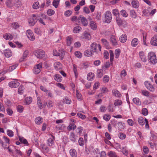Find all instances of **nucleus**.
I'll list each match as a JSON object with an SVG mask.
<instances>
[{"label": "nucleus", "mask_w": 157, "mask_h": 157, "mask_svg": "<svg viewBox=\"0 0 157 157\" xmlns=\"http://www.w3.org/2000/svg\"><path fill=\"white\" fill-rule=\"evenodd\" d=\"M91 47L93 52H96L98 49L100 51H101V47L100 44H98L95 43H93L91 44Z\"/></svg>", "instance_id": "obj_6"}, {"label": "nucleus", "mask_w": 157, "mask_h": 157, "mask_svg": "<svg viewBox=\"0 0 157 157\" xmlns=\"http://www.w3.org/2000/svg\"><path fill=\"white\" fill-rule=\"evenodd\" d=\"M14 4L15 5L14 6H15L17 7H20L22 5L21 1L18 0H17L15 1L14 2Z\"/></svg>", "instance_id": "obj_43"}, {"label": "nucleus", "mask_w": 157, "mask_h": 157, "mask_svg": "<svg viewBox=\"0 0 157 157\" xmlns=\"http://www.w3.org/2000/svg\"><path fill=\"white\" fill-rule=\"evenodd\" d=\"M26 34L28 37L31 40L33 41L35 39V37L33 33L30 30H28L26 32Z\"/></svg>", "instance_id": "obj_8"}, {"label": "nucleus", "mask_w": 157, "mask_h": 157, "mask_svg": "<svg viewBox=\"0 0 157 157\" xmlns=\"http://www.w3.org/2000/svg\"><path fill=\"white\" fill-rule=\"evenodd\" d=\"M127 39V36L125 34H122L120 37L119 40L122 43L125 42Z\"/></svg>", "instance_id": "obj_24"}, {"label": "nucleus", "mask_w": 157, "mask_h": 157, "mask_svg": "<svg viewBox=\"0 0 157 157\" xmlns=\"http://www.w3.org/2000/svg\"><path fill=\"white\" fill-rule=\"evenodd\" d=\"M71 102V100L67 97H66L63 99V102L67 104H70Z\"/></svg>", "instance_id": "obj_45"}, {"label": "nucleus", "mask_w": 157, "mask_h": 157, "mask_svg": "<svg viewBox=\"0 0 157 157\" xmlns=\"http://www.w3.org/2000/svg\"><path fill=\"white\" fill-rule=\"evenodd\" d=\"M144 85L151 92H154L155 91V88L149 81H145Z\"/></svg>", "instance_id": "obj_7"}, {"label": "nucleus", "mask_w": 157, "mask_h": 157, "mask_svg": "<svg viewBox=\"0 0 157 157\" xmlns=\"http://www.w3.org/2000/svg\"><path fill=\"white\" fill-rule=\"evenodd\" d=\"M122 103V101L118 99L115 100L114 102V104L115 106H120Z\"/></svg>", "instance_id": "obj_34"}, {"label": "nucleus", "mask_w": 157, "mask_h": 157, "mask_svg": "<svg viewBox=\"0 0 157 157\" xmlns=\"http://www.w3.org/2000/svg\"><path fill=\"white\" fill-rule=\"evenodd\" d=\"M102 43L105 47H108L109 45V43L108 41L105 39H102L101 40Z\"/></svg>", "instance_id": "obj_39"}, {"label": "nucleus", "mask_w": 157, "mask_h": 157, "mask_svg": "<svg viewBox=\"0 0 157 157\" xmlns=\"http://www.w3.org/2000/svg\"><path fill=\"white\" fill-rule=\"evenodd\" d=\"M4 38L6 40H11L13 39V36L10 33H6L3 35Z\"/></svg>", "instance_id": "obj_22"}, {"label": "nucleus", "mask_w": 157, "mask_h": 157, "mask_svg": "<svg viewBox=\"0 0 157 157\" xmlns=\"http://www.w3.org/2000/svg\"><path fill=\"white\" fill-rule=\"evenodd\" d=\"M142 113L144 116L147 115L148 114L147 109L146 108H144L142 110Z\"/></svg>", "instance_id": "obj_61"}, {"label": "nucleus", "mask_w": 157, "mask_h": 157, "mask_svg": "<svg viewBox=\"0 0 157 157\" xmlns=\"http://www.w3.org/2000/svg\"><path fill=\"white\" fill-rule=\"evenodd\" d=\"M45 52L41 50H38L34 52V54L37 58H42L45 56Z\"/></svg>", "instance_id": "obj_2"}, {"label": "nucleus", "mask_w": 157, "mask_h": 157, "mask_svg": "<svg viewBox=\"0 0 157 157\" xmlns=\"http://www.w3.org/2000/svg\"><path fill=\"white\" fill-rule=\"evenodd\" d=\"M75 56L78 58H81L82 57L81 53L78 51H76L75 52Z\"/></svg>", "instance_id": "obj_64"}, {"label": "nucleus", "mask_w": 157, "mask_h": 157, "mask_svg": "<svg viewBox=\"0 0 157 157\" xmlns=\"http://www.w3.org/2000/svg\"><path fill=\"white\" fill-rule=\"evenodd\" d=\"M82 38H85L86 39L89 40L91 39V37L90 34L89 33L86 31L84 32L82 36H81Z\"/></svg>", "instance_id": "obj_12"}, {"label": "nucleus", "mask_w": 157, "mask_h": 157, "mask_svg": "<svg viewBox=\"0 0 157 157\" xmlns=\"http://www.w3.org/2000/svg\"><path fill=\"white\" fill-rule=\"evenodd\" d=\"M52 138L48 139L47 140V144L49 146H51L54 144V137L52 135H51Z\"/></svg>", "instance_id": "obj_17"}, {"label": "nucleus", "mask_w": 157, "mask_h": 157, "mask_svg": "<svg viewBox=\"0 0 157 157\" xmlns=\"http://www.w3.org/2000/svg\"><path fill=\"white\" fill-rule=\"evenodd\" d=\"M138 39L137 38H134L132 40L131 44L132 47H135L138 44Z\"/></svg>", "instance_id": "obj_19"}, {"label": "nucleus", "mask_w": 157, "mask_h": 157, "mask_svg": "<svg viewBox=\"0 0 157 157\" xmlns=\"http://www.w3.org/2000/svg\"><path fill=\"white\" fill-rule=\"evenodd\" d=\"M113 13L116 17H119V13L117 9H115L113 10Z\"/></svg>", "instance_id": "obj_53"}, {"label": "nucleus", "mask_w": 157, "mask_h": 157, "mask_svg": "<svg viewBox=\"0 0 157 157\" xmlns=\"http://www.w3.org/2000/svg\"><path fill=\"white\" fill-rule=\"evenodd\" d=\"M133 101L137 105H141V102L138 98H133Z\"/></svg>", "instance_id": "obj_27"}, {"label": "nucleus", "mask_w": 157, "mask_h": 157, "mask_svg": "<svg viewBox=\"0 0 157 157\" xmlns=\"http://www.w3.org/2000/svg\"><path fill=\"white\" fill-rule=\"evenodd\" d=\"M25 101L26 104L29 105L32 102V98L31 97H27L25 99Z\"/></svg>", "instance_id": "obj_47"}, {"label": "nucleus", "mask_w": 157, "mask_h": 157, "mask_svg": "<svg viewBox=\"0 0 157 157\" xmlns=\"http://www.w3.org/2000/svg\"><path fill=\"white\" fill-rule=\"evenodd\" d=\"M130 15L132 17L134 18H135L136 17V13L134 10H131L130 11Z\"/></svg>", "instance_id": "obj_48"}, {"label": "nucleus", "mask_w": 157, "mask_h": 157, "mask_svg": "<svg viewBox=\"0 0 157 157\" xmlns=\"http://www.w3.org/2000/svg\"><path fill=\"white\" fill-rule=\"evenodd\" d=\"M70 154L72 157H77V153L75 150L71 149L69 151Z\"/></svg>", "instance_id": "obj_20"}, {"label": "nucleus", "mask_w": 157, "mask_h": 157, "mask_svg": "<svg viewBox=\"0 0 157 157\" xmlns=\"http://www.w3.org/2000/svg\"><path fill=\"white\" fill-rule=\"evenodd\" d=\"M97 76L99 78H101L103 75V71L101 70H98L97 71Z\"/></svg>", "instance_id": "obj_56"}, {"label": "nucleus", "mask_w": 157, "mask_h": 157, "mask_svg": "<svg viewBox=\"0 0 157 157\" xmlns=\"http://www.w3.org/2000/svg\"><path fill=\"white\" fill-rule=\"evenodd\" d=\"M76 128V125L75 124H70L67 127V129L69 130L75 129Z\"/></svg>", "instance_id": "obj_46"}, {"label": "nucleus", "mask_w": 157, "mask_h": 157, "mask_svg": "<svg viewBox=\"0 0 157 157\" xmlns=\"http://www.w3.org/2000/svg\"><path fill=\"white\" fill-rule=\"evenodd\" d=\"M124 125V123L122 122H118L117 123V127L119 130L121 131L123 130L125 127Z\"/></svg>", "instance_id": "obj_18"}, {"label": "nucleus", "mask_w": 157, "mask_h": 157, "mask_svg": "<svg viewBox=\"0 0 157 157\" xmlns=\"http://www.w3.org/2000/svg\"><path fill=\"white\" fill-rule=\"evenodd\" d=\"M121 53L120 50L119 49H117L115 50V57L116 58H118L120 56Z\"/></svg>", "instance_id": "obj_40"}, {"label": "nucleus", "mask_w": 157, "mask_h": 157, "mask_svg": "<svg viewBox=\"0 0 157 157\" xmlns=\"http://www.w3.org/2000/svg\"><path fill=\"white\" fill-rule=\"evenodd\" d=\"M39 2H35L33 5V8L37 9L39 8Z\"/></svg>", "instance_id": "obj_57"}, {"label": "nucleus", "mask_w": 157, "mask_h": 157, "mask_svg": "<svg viewBox=\"0 0 157 157\" xmlns=\"http://www.w3.org/2000/svg\"><path fill=\"white\" fill-rule=\"evenodd\" d=\"M132 5L134 8H137L139 6V3L137 0H134L132 2Z\"/></svg>", "instance_id": "obj_21"}, {"label": "nucleus", "mask_w": 157, "mask_h": 157, "mask_svg": "<svg viewBox=\"0 0 157 157\" xmlns=\"http://www.w3.org/2000/svg\"><path fill=\"white\" fill-rule=\"evenodd\" d=\"M84 54L85 56L90 57L92 56L93 53L91 50H87L85 52Z\"/></svg>", "instance_id": "obj_30"}, {"label": "nucleus", "mask_w": 157, "mask_h": 157, "mask_svg": "<svg viewBox=\"0 0 157 157\" xmlns=\"http://www.w3.org/2000/svg\"><path fill=\"white\" fill-rule=\"evenodd\" d=\"M7 134L10 137L13 136V132L10 130H8L7 131Z\"/></svg>", "instance_id": "obj_62"}, {"label": "nucleus", "mask_w": 157, "mask_h": 157, "mask_svg": "<svg viewBox=\"0 0 157 157\" xmlns=\"http://www.w3.org/2000/svg\"><path fill=\"white\" fill-rule=\"evenodd\" d=\"M121 15L124 17H128V14L126 11L124 10H122L121 11Z\"/></svg>", "instance_id": "obj_52"}, {"label": "nucleus", "mask_w": 157, "mask_h": 157, "mask_svg": "<svg viewBox=\"0 0 157 157\" xmlns=\"http://www.w3.org/2000/svg\"><path fill=\"white\" fill-rule=\"evenodd\" d=\"M139 55L140 56V57L142 61L144 62H146V57L144 53L143 52L141 51L139 53Z\"/></svg>", "instance_id": "obj_15"}, {"label": "nucleus", "mask_w": 157, "mask_h": 157, "mask_svg": "<svg viewBox=\"0 0 157 157\" xmlns=\"http://www.w3.org/2000/svg\"><path fill=\"white\" fill-rule=\"evenodd\" d=\"M28 53V51L27 50L25 51L24 53L23 57L19 59V62H21L23 61L27 57Z\"/></svg>", "instance_id": "obj_23"}, {"label": "nucleus", "mask_w": 157, "mask_h": 157, "mask_svg": "<svg viewBox=\"0 0 157 157\" xmlns=\"http://www.w3.org/2000/svg\"><path fill=\"white\" fill-rule=\"evenodd\" d=\"M105 18V22L107 23H109L112 19V16L111 13L109 11H107L104 14Z\"/></svg>", "instance_id": "obj_4"}, {"label": "nucleus", "mask_w": 157, "mask_h": 157, "mask_svg": "<svg viewBox=\"0 0 157 157\" xmlns=\"http://www.w3.org/2000/svg\"><path fill=\"white\" fill-rule=\"evenodd\" d=\"M112 92L113 94L116 97H119L121 95L120 92L117 90H113L112 91Z\"/></svg>", "instance_id": "obj_26"}, {"label": "nucleus", "mask_w": 157, "mask_h": 157, "mask_svg": "<svg viewBox=\"0 0 157 157\" xmlns=\"http://www.w3.org/2000/svg\"><path fill=\"white\" fill-rule=\"evenodd\" d=\"M60 0H54L52 4L56 8H57L59 2Z\"/></svg>", "instance_id": "obj_49"}, {"label": "nucleus", "mask_w": 157, "mask_h": 157, "mask_svg": "<svg viewBox=\"0 0 157 157\" xmlns=\"http://www.w3.org/2000/svg\"><path fill=\"white\" fill-rule=\"evenodd\" d=\"M19 139L21 143L24 144L28 145V143L27 140L25 139L23 137H19Z\"/></svg>", "instance_id": "obj_35"}, {"label": "nucleus", "mask_w": 157, "mask_h": 157, "mask_svg": "<svg viewBox=\"0 0 157 157\" xmlns=\"http://www.w3.org/2000/svg\"><path fill=\"white\" fill-rule=\"evenodd\" d=\"M6 3L8 7H11L15 6L14 2L13 3L12 0H7Z\"/></svg>", "instance_id": "obj_29"}, {"label": "nucleus", "mask_w": 157, "mask_h": 157, "mask_svg": "<svg viewBox=\"0 0 157 157\" xmlns=\"http://www.w3.org/2000/svg\"><path fill=\"white\" fill-rule=\"evenodd\" d=\"M67 43L68 46H70L72 43V38L71 37L68 36L67 37Z\"/></svg>", "instance_id": "obj_42"}, {"label": "nucleus", "mask_w": 157, "mask_h": 157, "mask_svg": "<svg viewBox=\"0 0 157 157\" xmlns=\"http://www.w3.org/2000/svg\"><path fill=\"white\" fill-rule=\"evenodd\" d=\"M54 65L55 68L56 70H58L61 68V64L59 62H56L54 63Z\"/></svg>", "instance_id": "obj_33"}, {"label": "nucleus", "mask_w": 157, "mask_h": 157, "mask_svg": "<svg viewBox=\"0 0 157 157\" xmlns=\"http://www.w3.org/2000/svg\"><path fill=\"white\" fill-rule=\"evenodd\" d=\"M4 54L5 56L7 58H9L12 55L11 51L10 49H6L4 51Z\"/></svg>", "instance_id": "obj_14"}, {"label": "nucleus", "mask_w": 157, "mask_h": 157, "mask_svg": "<svg viewBox=\"0 0 157 157\" xmlns=\"http://www.w3.org/2000/svg\"><path fill=\"white\" fill-rule=\"evenodd\" d=\"M43 121L42 118L40 117H36L35 119V122L36 124H41Z\"/></svg>", "instance_id": "obj_28"}, {"label": "nucleus", "mask_w": 157, "mask_h": 157, "mask_svg": "<svg viewBox=\"0 0 157 157\" xmlns=\"http://www.w3.org/2000/svg\"><path fill=\"white\" fill-rule=\"evenodd\" d=\"M55 13V11L51 9H49L47 11V14L49 16H52Z\"/></svg>", "instance_id": "obj_54"}, {"label": "nucleus", "mask_w": 157, "mask_h": 157, "mask_svg": "<svg viewBox=\"0 0 157 157\" xmlns=\"http://www.w3.org/2000/svg\"><path fill=\"white\" fill-rule=\"evenodd\" d=\"M110 42L114 46H116L118 45L116 37L113 35L111 36L110 38Z\"/></svg>", "instance_id": "obj_11"}, {"label": "nucleus", "mask_w": 157, "mask_h": 157, "mask_svg": "<svg viewBox=\"0 0 157 157\" xmlns=\"http://www.w3.org/2000/svg\"><path fill=\"white\" fill-rule=\"evenodd\" d=\"M119 137L120 139L123 140L125 138L126 136L124 134L120 133L119 134Z\"/></svg>", "instance_id": "obj_63"}, {"label": "nucleus", "mask_w": 157, "mask_h": 157, "mask_svg": "<svg viewBox=\"0 0 157 157\" xmlns=\"http://www.w3.org/2000/svg\"><path fill=\"white\" fill-rule=\"evenodd\" d=\"M94 77V73L91 72L89 73L87 76V79L88 80H93Z\"/></svg>", "instance_id": "obj_25"}, {"label": "nucleus", "mask_w": 157, "mask_h": 157, "mask_svg": "<svg viewBox=\"0 0 157 157\" xmlns=\"http://www.w3.org/2000/svg\"><path fill=\"white\" fill-rule=\"evenodd\" d=\"M90 26L91 29L94 30H96L97 28V26L96 23L93 21H91L90 22Z\"/></svg>", "instance_id": "obj_32"}, {"label": "nucleus", "mask_w": 157, "mask_h": 157, "mask_svg": "<svg viewBox=\"0 0 157 157\" xmlns=\"http://www.w3.org/2000/svg\"><path fill=\"white\" fill-rule=\"evenodd\" d=\"M24 88L23 86L21 85L18 88V93L19 94H22L23 92V90Z\"/></svg>", "instance_id": "obj_50"}, {"label": "nucleus", "mask_w": 157, "mask_h": 157, "mask_svg": "<svg viewBox=\"0 0 157 157\" xmlns=\"http://www.w3.org/2000/svg\"><path fill=\"white\" fill-rule=\"evenodd\" d=\"M150 43L151 45L157 46V36H155L151 38Z\"/></svg>", "instance_id": "obj_13"}, {"label": "nucleus", "mask_w": 157, "mask_h": 157, "mask_svg": "<svg viewBox=\"0 0 157 157\" xmlns=\"http://www.w3.org/2000/svg\"><path fill=\"white\" fill-rule=\"evenodd\" d=\"M54 79L57 82H60L62 81L61 77L59 75H56L54 76Z\"/></svg>", "instance_id": "obj_36"}, {"label": "nucleus", "mask_w": 157, "mask_h": 157, "mask_svg": "<svg viewBox=\"0 0 157 157\" xmlns=\"http://www.w3.org/2000/svg\"><path fill=\"white\" fill-rule=\"evenodd\" d=\"M138 122L141 125H143L144 124V118L142 117H140L138 119Z\"/></svg>", "instance_id": "obj_41"}, {"label": "nucleus", "mask_w": 157, "mask_h": 157, "mask_svg": "<svg viewBox=\"0 0 157 157\" xmlns=\"http://www.w3.org/2000/svg\"><path fill=\"white\" fill-rule=\"evenodd\" d=\"M20 85V83L17 80L10 82L9 83V86L13 88H16Z\"/></svg>", "instance_id": "obj_10"}, {"label": "nucleus", "mask_w": 157, "mask_h": 157, "mask_svg": "<svg viewBox=\"0 0 157 157\" xmlns=\"http://www.w3.org/2000/svg\"><path fill=\"white\" fill-rule=\"evenodd\" d=\"M116 21L117 24L119 25H122L123 24V21L119 17H117L116 18Z\"/></svg>", "instance_id": "obj_37"}, {"label": "nucleus", "mask_w": 157, "mask_h": 157, "mask_svg": "<svg viewBox=\"0 0 157 157\" xmlns=\"http://www.w3.org/2000/svg\"><path fill=\"white\" fill-rule=\"evenodd\" d=\"M108 155L109 157H117L116 153L113 151H110L108 152Z\"/></svg>", "instance_id": "obj_44"}, {"label": "nucleus", "mask_w": 157, "mask_h": 157, "mask_svg": "<svg viewBox=\"0 0 157 157\" xmlns=\"http://www.w3.org/2000/svg\"><path fill=\"white\" fill-rule=\"evenodd\" d=\"M53 55L54 56H60L61 55H63L64 54V51H63L61 52V54L57 52L56 50H54L53 51Z\"/></svg>", "instance_id": "obj_31"}, {"label": "nucleus", "mask_w": 157, "mask_h": 157, "mask_svg": "<svg viewBox=\"0 0 157 157\" xmlns=\"http://www.w3.org/2000/svg\"><path fill=\"white\" fill-rule=\"evenodd\" d=\"M79 144L81 146H83L84 144V142L82 138H80L78 141Z\"/></svg>", "instance_id": "obj_59"}, {"label": "nucleus", "mask_w": 157, "mask_h": 157, "mask_svg": "<svg viewBox=\"0 0 157 157\" xmlns=\"http://www.w3.org/2000/svg\"><path fill=\"white\" fill-rule=\"evenodd\" d=\"M38 17V15L33 14L29 21V23L31 26H33L36 22L38 19L37 18Z\"/></svg>", "instance_id": "obj_3"}, {"label": "nucleus", "mask_w": 157, "mask_h": 157, "mask_svg": "<svg viewBox=\"0 0 157 157\" xmlns=\"http://www.w3.org/2000/svg\"><path fill=\"white\" fill-rule=\"evenodd\" d=\"M148 61L153 64H156L157 62V59L155 53L153 52L149 53L147 56Z\"/></svg>", "instance_id": "obj_1"}, {"label": "nucleus", "mask_w": 157, "mask_h": 157, "mask_svg": "<svg viewBox=\"0 0 157 157\" xmlns=\"http://www.w3.org/2000/svg\"><path fill=\"white\" fill-rule=\"evenodd\" d=\"M78 20H80L81 21L82 25L85 26H86L88 24L87 21L86 19L84 17L82 16H80L78 17Z\"/></svg>", "instance_id": "obj_9"}, {"label": "nucleus", "mask_w": 157, "mask_h": 157, "mask_svg": "<svg viewBox=\"0 0 157 157\" xmlns=\"http://www.w3.org/2000/svg\"><path fill=\"white\" fill-rule=\"evenodd\" d=\"M107 109L106 107L104 105H101L100 108V111L101 112H105Z\"/></svg>", "instance_id": "obj_58"}, {"label": "nucleus", "mask_w": 157, "mask_h": 157, "mask_svg": "<svg viewBox=\"0 0 157 157\" xmlns=\"http://www.w3.org/2000/svg\"><path fill=\"white\" fill-rule=\"evenodd\" d=\"M103 118L105 121H108L110 119V116L109 114H105L103 116Z\"/></svg>", "instance_id": "obj_51"}, {"label": "nucleus", "mask_w": 157, "mask_h": 157, "mask_svg": "<svg viewBox=\"0 0 157 157\" xmlns=\"http://www.w3.org/2000/svg\"><path fill=\"white\" fill-rule=\"evenodd\" d=\"M23 106L19 105L17 107V110L20 113H22L23 111Z\"/></svg>", "instance_id": "obj_55"}, {"label": "nucleus", "mask_w": 157, "mask_h": 157, "mask_svg": "<svg viewBox=\"0 0 157 157\" xmlns=\"http://www.w3.org/2000/svg\"><path fill=\"white\" fill-rule=\"evenodd\" d=\"M42 63H40L35 66L33 69V72L35 74H37L40 72L42 68Z\"/></svg>", "instance_id": "obj_5"}, {"label": "nucleus", "mask_w": 157, "mask_h": 157, "mask_svg": "<svg viewBox=\"0 0 157 157\" xmlns=\"http://www.w3.org/2000/svg\"><path fill=\"white\" fill-rule=\"evenodd\" d=\"M141 92L142 94L144 96H147L149 94V93L146 90H142Z\"/></svg>", "instance_id": "obj_60"}, {"label": "nucleus", "mask_w": 157, "mask_h": 157, "mask_svg": "<svg viewBox=\"0 0 157 157\" xmlns=\"http://www.w3.org/2000/svg\"><path fill=\"white\" fill-rule=\"evenodd\" d=\"M81 29L82 28L80 26H76L74 28L73 32L74 33H78L79 32L81 31Z\"/></svg>", "instance_id": "obj_38"}, {"label": "nucleus", "mask_w": 157, "mask_h": 157, "mask_svg": "<svg viewBox=\"0 0 157 157\" xmlns=\"http://www.w3.org/2000/svg\"><path fill=\"white\" fill-rule=\"evenodd\" d=\"M77 136H76L73 132H71L69 138L72 142H75L77 139Z\"/></svg>", "instance_id": "obj_16"}]
</instances>
